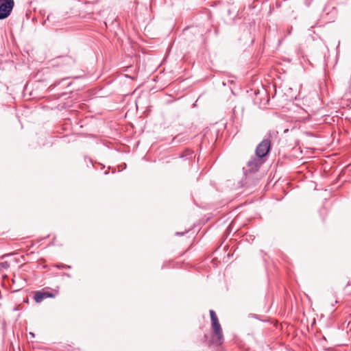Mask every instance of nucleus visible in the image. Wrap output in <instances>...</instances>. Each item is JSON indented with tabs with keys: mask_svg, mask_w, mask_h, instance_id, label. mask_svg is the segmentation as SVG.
<instances>
[{
	"mask_svg": "<svg viewBox=\"0 0 351 351\" xmlns=\"http://www.w3.org/2000/svg\"><path fill=\"white\" fill-rule=\"evenodd\" d=\"M271 149V141L269 139H263L256 147L255 155L263 159H265Z\"/></svg>",
	"mask_w": 351,
	"mask_h": 351,
	"instance_id": "nucleus-3",
	"label": "nucleus"
},
{
	"mask_svg": "<svg viewBox=\"0 0 351 351\" xmlns=\"http://www.w3.org/2000/svg\"><path fill=\"white\" fill-rule=\"evenodd\" d=\"M14 6V0H0V20L8 18Z\"/></svg>",
	"mask_w": 351,
	"mask_h": 351,
	"instance_id": "nucleus-2",
	"label": "nucleus"
},
{
	"mask_svg": "<svg viewBox=\"0 0 351 351\" xmlns=\"http://www.w3.org/2000/svg\"><path fill=\"white\" fill-rule=\"evenodd\" d=\"M266 159H263L258 156L252 157L247 163V167L243 168L244 173L247 175L250 173L257 171L261 166L265 162Z\"/></svg>",
	"mask_w": 351,
	"mask_h": 351,
	"instance_id": "nucleus-1",
	"label": "nucleus"
},
{
	"mask_svg": "<svg viewBox=\"0 0 351 351\" xmlns=\"http://www.w3.org/2000/svg\"><path fill=\"white\" fill-rule=\"evenodd\" d=\"M57 267H58V268H71L70 266H69V265H57Z\"/></svg>",
	"mask_w": 351,
	"mask_h": 351,
	"instance_id": "nucleus-8",
	"label": "nucleus"
},
{
	"mask_svg": "<svg viewBox=\"0 0 351 351\" xmlns=\"http://www.w3.org/2000/svg\"><path fill=\"white\" fill-rule=\"evenodd\" d=\"M176 234H180V235H182L183 233H180V232H177Z\"/></svg>",
	"mask_w": 351,
	"mask_h": 351,
	"instance_id": "nucleus-10",
	"label": "nucleus"
},
{
	"mask_svg": "<svg viewBox=\"0 0 351 351\" xmlns=\"http://www.w3.org/2000/svg\"><path fill=\"white\" fill-rule=\"evenodd\" d=\"M210 319H211V325L219 322L217 316L213 310H210Z\"/></svg>",
	"mask_w": 351,
	"mask_h": 351,
	"instance_id": "nucleus-6",
	"label": "nucleus"
},
{
	"mask_svg": "<svg viewBox=\"0 0 351 351\" xmlns=\"http://www.w3.org/2000/svg\"><path fill=\"white\" fill-rule=\"evenodd\" d=\"M29 335H31L33 337H34V334L33 332H29Z\"/></svg>",
	"mask_w": 351,
	"mask_h": 351,
	"instance_id": "nucleus-9",
	"label": "nucleus"
},
{
	"mask_svg": "<svg viewBox=\"0 0 351 351\" xmlns=\"http://www.w3.org/2000/svg\"><path fill=\"white\" fill-rule=\"evenodd\" d=\"M213 333L217 336V341L215 342L217 345H221L223 342V335L219 322L211 325Z\"/></svg>",
	"mask_w": 351,
	"mask_h": 351,
	"instance_id": "nucleus-4",
	"label": "nucleus"
},
{
	"mask_svg": "<svg viewBox=\"0 0 351 351\" xmlns=\"http://www.w3.org/2000/svg\"><path fill=\"white\" fill-rule=\"evenodd\" d=\"M54 295L52 293H50L49 292H40L37 291L36 292L34 295V300L36 302L40 303L44 299L47 298H53Z\"/></svg>",
	"mask_w": 351,
	"mask_h": 351,
	"instance_id": "nucleus-5",
	"label": "nucleus"
},
{
	"mask_svg": "<svg viewBox=\"0 0 351 351\" xmlns=\"http://www.w3.org/2000/svg\"><path fill=\"white\" fill-rule=\"evenodd\" d=\"M10 267V264L8 261L1 262L0 263V271L8 269Z\"/></svg>",
	"mask_w": 351,
	"mask_h": 351,
	"instance_id": "nucleus-7",
	"label": "nucleus"
}]
</instances>
